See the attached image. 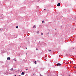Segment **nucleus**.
<instances>
[{"label":"nucleus","mask_w":76,"mask_h":76,"mask_svg":"<svg viewBox=\"0 0 76 76\" xmlns=\"http://www.w3.org/2000/svg\"><path fill=\"white\" fill-rule=\"evenodd\" d=\"M55 30H56V29Z\"/></svg>","instance_id":"obj_23"},{"label":"nucleus","mask_w":76,"mask_h":76,"mask_svg":"<svg viewBox=\"0 0 76 76\" xmlns=\"http://www.w3.org/2000/svg\"><path fill=\"white\" fill-rule=\"evenodd\" d=\"M18 76H20V75H18Z\"/></svg>","instance_id":"obj_16"},{"label":"nucleus","mask_w":76,"mask_h":76,"mask_svg":"<svg viewBox=\"0 0 76 76\" xmlns=\"http://www.w3.org/2000/svg\"><path fill=\"white\" fill-rule=\"evenodd\" d=\"M35 64H37V61H35Z\"/></svg>","instance_id":"obj_7"},{"label":"nucleus","mask_w":76,"mask_h":76,"mask_svg":"<svg viewBox=\"0 0 76 76\" xmlns=\"http://www.w3.org/2000/svg\"><path fill=\"white\" fill-rule=\"evenodd\" d=\"M60 6V3H59L57 5V6Z\"/></svg>","instance_id":"obj_2"},{"label":"nucleus","mask_w":76,"mask_h":76,"mask_svg":"<svg viewBox=\"0 0 76 76\" xmlns=\"http://www.w3.org/2000/svg\"><path fill=\"white\" fill-rule=\"evenodd\" d=\"M62 18H63V16H62Z\"/></svg>","instance_id":"obj_21"},{"label":"nucleus","mask_w":76,"mask_h":76,"mask_svg":"<svg viewBox=\"0 0 76 76\" xmlns=\"http://www.w3.org/2000/svg\"><path fill=\"white\" fill-rule=\"evenodd\" d=\"M18 26H17L16 27V28H17V29H18Z\"/></svg>","instance_id":"obj_12"},{"label":"nucleus","mask_w":76,"mask_h":76,"mask_svg":"<svg viewBox=\"0 0 76 76\" xmlns=\"http://www.w3.org/2000/svg\"><path fill=\"white\" fill-rule=\"evenodd\" d=\"M41 35H43V33H41Z\"/></svg>","instance_id":"obj_8"},{"label":"nucleus","mask_w":76,"mask_h":76,"mask_svg":"<svg viewBox=\"0 0 76 76\" xmlns=\"http://www.w3.org/2000/svg\"><path fill=\"white\" fill-rule=\"evenodd\" d=\"M48 51L49 52H50V51H51V50H48Z\"/></svg>","instance_id":"obj_9"},{"label":"nucleus","mask_w":76,"mask_h":76,"mask_svg":"<svg viewBox=\"0 0 76 76\" xmlns=\"http://www.w3.org/2000/svg\"><path fill=\"white\" fill-rule=\"evenodd\" d=\"M42 23H44V20L42 21Z\"/></svg>","instance_id":"obj_11"},{"label":"nucleus","mask_w":76,"mask_h":76,"mask_svg":"<svg viewBox=\"0 0 76 76\" xmlns=\"http://www.w3.org/2000/svg\"><path fill=\"white\" fill-rule=\"evenodd\" d=\"M14 61H16V60H17L16 59H14Z\"/></svg>","instance_id":"obj_10"},{"label":"nucleus","mask_w":76,"mask_h":76,"mask_svg":"<svg viewBox=\"0 0 76 76\" xmlns=\"http://www.w3.org/2000/svg\"><path fill=\"white\" fill-rule=\"evenodd\" d=\"M10 60V58L8 57L7 58V60Z\"/></svg>","instance_id":"obj_1"},{"label":"nucleus","mask_w":76,"mask_h":76,"mask_svg":"<svg viewBox=\"0 0 76 76\" xmlns=\"http://www.w3.org/2000/svg\"><path fill=\"white\" fill-rule=\"evenodd\" d=\"M40 76H42V75H40Z\"/></svg>","instance_id":"obj_14"},{"label":"nucleus","mask_w":76,"mask_h":76,"mask_svg":"<svg viewBox=\"0 0 76 76\" xmlns=\"http://www.w3.org/2000/svg\"><path fill=\"white\" fill-rule=\"evenodd\" d=\"M69 76H70V75H69Z\"/></svg>","instance_id":"obj_24"},{"label":"nucleus","mask_w":76,"mask_h":76,"mask_svg":"<svg viewBox=\"0 0 76 76\" xmlns=\"http://www.w3.org/2000/svg\"><path fill=\"white\" fill-rule=\"evenodd\" d=\"M28 48H26V49H27Z\"/></svg>","instance_id":"obj_18"},{"label":"nucleus","mask_w":76,"mask_h":76,"mask_svg":"<svg viewBox=\"0 0 76 76\" xmlns=\"http://www.w3.org/2000/svg\"><path fill=\"white\" fill-rule=\"evenodd\" d=\"M28 70V69H26V70Z\"/></svg>","instance_id":"obj_19"},{"label":"nucleus","mask_w":76,"mask_h":76,"mask_svg":"<svg viewBox=\"0 0 76 76\" xmlns=\"http://www.w3.org/2000/svg\"><path fill=\"white\" fill-rule=\"evenodd\" d=\"M13 70V68L11 69V70Z\"/></svg>","instance_id":"obj_13"},{"label":"nucleus","mask_w":76,"mask_h":76,"mask_svg":"<svg viewBox=\"0 0 76 76\" xmlns=\"http://www.w3.org/2000/svg\"><path fill=\"white\" fill-rule=\"evenodd\" d=\"M26 54H27V53H26Z\"/></svg>","instance_id":"obj_22"},{"label":"nucleus","mask_w":76,"mask_h":76,"mask_svg":"<svg viewBox=\"0 0 76 76\" xmlns=\"http://www.w3.org/2000/svg\"><path fill=\"white\" fill-rule=\"evenodd\" d=\"M36 50H38V49L36 48Z\"/></svg>","instance_id":"obj_15"},{"label":"nucleus","mask_w":76,"mask_h":76,"mask_svg":"<svg viewBox=\"0 0 76 76\" xmlns=\"http://www.w3.org/2000/svg\"><path fill=\"white\" fill-rule=\"evenodd\" d=\"M46 10L45 9H44V10Z\"/></svg>","instance_id":"obj_17"},{"label":"nucleus","mask_w":76,"mask_h":76,"mask_svg":"<svg viewBox=\"0 0 76 76\" xmlns=\"http://www.w3.org/2000/svg\"><path fill=\"white\" fill-rule=\"evenodd\" d=\"M33 28H36V26H35V25H34L33 26Z\"/></svg>","instance_id":"obj_5"},{"label":"nucleus","mask_w":76,"mask_h":76,"mask_svg":"<svg viewBox=\"0 0 76 76\" xmlns=\"http://www.w3.org/2000/svg\"><path fill=\"white\" fill-rule=\"evenodd\" d=\"M21 75H25V73H24V72H22L21 73Z\"/></svg>","instance_id":"obj_4"},{"label":"nucleus","mask_w":76,"mask_h":76,"mask_svg":"<svg viewBox=\"0 0 76 76\" xmlns=\"http://www.w3.org/2000/svg\"><path fill=\"white\" fill-rule=\"evenodd\" d=\"M57 66H61V64L60 63H58L57 64Z\"/></svg>","instance_id":"obj_3"},{"label":"nucleus","mask_w":76,"mask_h":76,"mask_svg":"<svg viewBox=\"0 0 76 76\" xmlns=\"http://www.w3.org/2000/svg\"><path fill=\"white\" fill-rule=\"evenodd\" d=\"M37 34H39V31H37Z\"/></svg>","instance_id":"obj_6"},{"label":"nucleus","mask_w":76,"mask_h":76,"mask_svg":"<svg viewBox=\"0 0 76 76\" xmlns=\"http://www.w3.org/2000/svg\"><path fill=\"white\" fill-rule=\"evenodd\" d=\"M75 68H76V67H75Z\"/></svg>","instance_id":"obj_20"}]
</instances>
